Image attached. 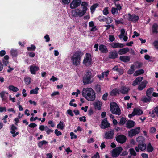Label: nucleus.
<instances>
[{"instance_id":"23","label":"nucleus","mask_w":158,"mask_h":158,"mask_svg":"<svg viewBox=\"0 0 158 158\" xmlns=\"http://www.w3.org/2000/svg\"><path fill=\"white\" fill-rule=\"evenodd\" d=\"M149 113L150 115L152 118H154L155 114H156L158 118V107H156L154 110H152L151 112L150 111Z\"/></svg>"},{"instance_id":"21","label":"nucleus","mask_w":158,"mask_h":158,"mask_svg":"<svg viewBox=\"0 0 158 158\" xmlns=\"http://www.w3.org/2000/svg\"><path fill=\"white\" fill-rule=\"evenodd\" d=\"M118 56L117 52L115 50L111 51L109 53L108 57L111 59H115Z\"/></svg>"},{"instance_id":"30","label":"nucleus","mask_w":158,"mask_h":158,"mask_svg":"<svg viewBox=\"0 0 158 158\" xmlns=\"http://www.w3.org/2000/svg\"><path fill=\"white\" fill-rule=\"evenodd\" d=\"M120 60L124 62H129L130 60V57L128 56H121L119 57Z\"/></svg>"},{"instance_id":"59","label":"nucleus","mask_w":158,"mask_h":158,"mask_svg":"<svg viewBox=\"0 0 158 158\" xmlns=\"http://www.w3.org/2000/svg\"><path fill=\"white\" fill-rule=\"evenodd\" d=\"M156 131V128L154 127H152L150 128V132L151 133H154Z\"/></svg>"},{"instance_id":"61","label":"nucleus","mask_w":158,"mask_h":158,"mask_svg":"<svg viewBox=\"0 0 158 158\" xmlns=\"http://www.w3.org/2000/svg\"><path fill=\"white\" fill-rule=\"evenodd\" d=\"M55 133L57 136L61 135H62L61 132L60 131H58L57 129H56L55 130Z\"/></svg>"},{"instance_id":"43","label":"nucleus","mask_w":158,"mask_h":158,"mask_svg":"<svg viewBox=\"0 0 158 158\" xmlns=\"http://www.w3.org/2000/svg\"><path fill=\"white\" fill-rule=\"evenodd\" d=\"M48 142L45 140H43L42 141L39 142L38 143V146L39 148H41L44 145L47 144Z\"/></svg>"},{"instance_id":"44","label":"nucleus","mask_w":158,"mask_h":158,"mask_svg":"<svg viewBox=\"0 0 158 158\" xmlns=\"http://www.w3.org/2000/svg\"><path fill=\"white\" fill-rule=\"evenodd\" d=\"M118 11L117 9L115 7H112L111 12L113 15L117 14L118 13Z\"/></svg>"},{"instance_id":"58","label":"nucleus","mask_w":158,"mask_h":158,"mask_svg":"<svg viewBox=\"0 0 158 158\" xmlns=\"http://www.w3.org/2000/svg\"><path fill=\"white\" fill-rule=\"evenodd\" d=\"M127 121V119H120L119 124L120 125H123Z\"/></svg>"},{"instance_id":"31","label":"nucleus","mask_w":158,"mask_h":158,"mask_svg":"<svg viewBox=\"0 0 158 158\" xmlns=\"http://www.w3.org/2000/svg\"><path fill=\"white\" fill-rule=\"evenodd\" d=\"M102 105L101 102L99 101L95 102L94 104L95 108L98 110L100 109Z\"/></svg>"},{"instance_id":"20","label":"nucleus","mask_w":158,"mask_h":158,"mask_svg":"<svg viewBox=\"0 0 158 158\" xmlns=\"http://www.w3.org/2000/svg\"><path fill=\"white\" fill-rule=\"evenodd\" d=\"M119 93L122 94H126L128 93L129 90V89L128 87L123 86L119 89Z\"/></svg>"},{"instance_id":"53","label":"nucleus","mask_w":158,"mask_h":158,"mask_svg":"<svg viewBox=\"0 0 158 158\" xmlns=\"http://www.w3.org/2000/svg\"><path fill=\"white\" fill-rule=\"evenodd\" d=\"M63 4L67 5L69 4L71 0H59Z\"/></svg>"},{"instance_id":"4","label":"nucleus","mask_w":158,"mask_h":158,"mask_svg":"<svg viewBox=\"0 0 158 158\" xmlns=\"http://www.w3.org/2000/svg\"><path fill=\"white\" fill-rule=\"evenodd\" d=\"M110 110L114 114L118 115L120 114V110L115 102H112L110 103Z\"/></svg>"},{"instance_id":"41","label":"nucleus","mask_w":158,"mask_h":158,"mask_svg":"<svg viewBox=\"0 0 158 158\" xmlns=\"http://www.w3.org/2000/svg\"><path fill=\"white\" fill-rule=\"evenodd\" d=\"M64 124L63 122L60 121L59 123L58 124L57 126V128L58 129L63 130L64 129Z\"/></svg>"},{"instance_id":"15","label":"nucleus","mask_w":158,"mask_h":158,"mask_svg":"<svg viewBox=\"0 0 158 158\" xmlns=\"http://www.w3.org/2000/svg\"><path fill=\"white\" fill-rule=\"evenodd\" d=\"M17 129V128L15 126L14 124L11 125V128L10 129V133L12 134V136L15 137L19 134V132H16V130Z\"/></svg>"},{"instance_id":"24","label":"nucleus","mask_w":158,"mask_h":158,"mask_svg":"<svg viewBox=\"0 0 158 158\" xmlns=\"http://www.w3.org/2000/svg\"><path fill=\"white\" fill-rule=\"evenodd\" d=\"M113 70L118 72L119 75H122L124 73L123 69L118 68V66H115L113 68Z\"/></svg>"},{"instance_id":"52","label":"nucleus","mask_w":158,"mask_h":158,"mask_svg":"<svg viewBox=\"0 0 158 158\" xmlns=\"http://www.w3.org/2000/svg\"><path fill=\"white\" fill-rule=\"evenodd\" d=\"M11 53L13 56H16L17 55V51L16 50L12 49L11 51Z\"/></svg>"},{"instance_id":"38","label":"nucleus","mask_w":158,"mask_h":158,"mask_svg":"<svg viewBox=\"0 0 158 158\" xmlns=\"http://www.w3.org/2000/svg\"><path fill=\"white\" fill-rule=\"evenodd\" d=\"M153 90L154 89L152 88H150L148 89L146 92V95L148 97H150L152 93L153 92Z\"/></svg>"},{"instance_id":"39","label":"nucleus","mask_w":158,"mask_h":158,"mask_svg":"<svg viewBox=\"0 0 158 158\" xmlns=\"http://www.w3.org/2000/svg\"><path fill=\"white\" fill-rule=\"evenodd\" d=\"M158 28V25L156 23L154 24L152 27V31L153 33H157L158 32L157 31Z\"/></svg>"},{"instance_id":"25","label":"nucleus","mask_w":158,"mask_h":158,"mask_svg":"<svg viewBox=\"0 0 158 158\" xmlns=\"http://www.w3.org/2000/svg\"><path fill=\"white\" fill-rule=\"evenodd\" d=\"M30 69L31 73L35 74L36 72L39 69V68L35 66L31 65L30 66Z\"/></svg>"},{"instance_id":"28","label":"nucleus","mask_w":158,"mask_h":158,"mask_svg":"<svg viewBox=\"0 0 158 158\" xmlns=\"http://www.w3.org/2000/svg\"><path fill=\"white\" fill-rule=\"evenodd\" d=\"M136 140L138 144L143 143H145V139L143 136H140L137 138Z\"/></svg>"},{"instance_id":"63","label":"nucleus","mask_w":158,"mask_h":158,"mask_svg":"<svg viewBox=\"0 0 158 158\" xmlns=\"http://www.w3.org/2000/svg\"><path fill=\"white\" fill-rule=\"evenodd\" d=\"M90 31H91L94 32L97 30L96 26H94L91 27L90 29Z\"/></svg>"},{"instance_id":"11","label":"nucleus","mask_w":158,"mask_h":158,"mask_svg":"<svg viewBox=\"0 0 158 158\" xmlns=\"http://www.w3.org/2000/svg\"><path fill=\"white\" fill-rule=\"evenodd\" d=\"M116 140L119 143L123 144L125 143L127 140L125 136L123 135H119L116 137Z\"/></svg>"},{"instance_id":"40","label":"nucleus","mask_w":158,"mask_h":158,"mask_svg":"<svg viewBox=\"0 0 158 158\" xmlns=\"http://www.w3.org/2000/svg\"><path fill=\"white\" fill-rule=\"evenodd\" d=\"M8 93L5 91H2V94L1 96V98L2 100L6 99L7 97Z\"/></svg>"},{"instance_id":"27","label":"nucleus","mask_w":158,"mask_h":158,"mask_svg":"<svg viewBox=\"0 0 158 158\" xmlns=\"http://www.w3.org/2000/svg\"><path fill=\"white\" fill-rule=\"evenodd\" d=\"M129 51V48L127 47L119 49L118 51V53L119 55H122L126 54Z\"/></svg>"},{"instance_id":"10","label":"nucleus","mask_w":158,"mask_h":158,"mask_svg":"<svg viewBox=\"0 0 158 158\" xmlns=\"http://www.w3.org/2000/svg\"><path fill=\"white\" fill-rule=\"evenodd\" d=\"M81 2V0H73L70 4V8L75 9L78 7Z\"/></svg>"},{"instance_id":"49","label":"nucleus","mask_w":158,"mask_h":158,"mask_svg":"<svg viewBox=\"0 0 158 158\" xmlns=\"http://www.w3.org/2000/svg\"><path fill=\"white\" fill-rule=\"evenodd\" d=\"M149 98H148L144 96L142 98L141 100L144 103H147L148 102L150 101L151 100V98L149 97Z\"/></svg>"},{"instance_id":"19","label":"nucleus","mask_w":158,"mask_h":158,"mask_svg":"<svg viewBox=\"0 0 158 158\" xmlns=\"http://www.w3.org/2000/svg\"><path fill=\"white\" fill-rule=\"evenodd\" d=\"M148 83V81L146 80H143L142 82L140 84L138 87L139 90L140 91L142 90L145 88L146 86V85Z\"/></svg>"},{"instance_id":"35","label":"nucleus","mask_w":158,"mask_h":158,"mask_svg":"<svg viewBox=\"0 0 158 158\" xmlns=\"http://www.w3.org/2000/svg\"><path fill=\"white\" fill-rule=\"evenodd\" d=\"M88 5V3L86 2H83L81 3V6L82 8V10L86 12L87 10V6Z\"/></svg>"},{"instance_id":"5","label":"nucleus","mask_w":158,"mask_h":158,"mask_svg":"<svg viewBox=\"0 0 158 158\" xmlns=\"http://www.w3.org/2000/svg\"><path fill=\"white\" fill-rule=\"evenodd\" d=\"M92 63V57L90 54L86 53L85 54L83 60V64L86 66H88Z\"/></svg>"},{"instance_id":"54","label":"nucleus","mask_w":158,"mask_h":158,"mask_svg":"<svg viewBox=\"0 0 158 158\" xmlns=\"http://www.w3.org/2000/svg\"><path fill=\"white\" fill-rule=\"evenodd\" d=\"M27 49L28 51H34L36 48V47L33 45H31V47H27Z\"/></svg>"},{"instance_id":"48","label":"nucleus","mask_w":158,"mask_h":158,"mask_svg":"<svg viewBox=\"0 0 158 158\" xmlns=\"http://www.w3.org/2000/svg\"><path fill=\"white\" fill-rule=\"evenodd\" d=\"M24 81L25 83L27 85L29 84L31 82V79L29 77H26L24 79Z\"/></svg>"},{"instance_id":"50","label":"nucleus","mask_w":158,"mask_h":158,"mask_svg":"<svg viewBox=\"0 0 158 158\" xmlns=\"http://www.w3.org/2000/svg\"><path fill=\"white\" fill-rule=\"evenodd\" d=\"M113 21L112 19L110 17H108L105 18V19L104 22H105L106 23H110Z\"/></svg>"},{"instance_id":"55","label":"nucleus","mask_w":158,"mask_h":158,"mask_svg":"<svg viewBox=\"0 0 158 158\" xmlns=\"http://www.w3.org/2000/svg\"><path fill=\"white\" fill-rule=\"evenodd\" d=\"M114 3L115 7V8L117 9L118 10L120 11L122 9V7L118 3Z\"/></svg>"},{"instance_id":"32","label":"nucleus","mask_w":158,"mask_h":158,"mask_svg":"<svg viewBox=\"0 0 158 158\" xmlns=\"http://www.w3.org/2000/svg\"><path fill=\"white\" fill-rule=\"evenodd\" d=\"M9 59V56L8 55H6L4 56V58L2 60V61L3 64L5 66H7L8 64L9 63L8 59Z\"/></svg>"},{"instance_id":"29","label":"nucleus","mask_w":158,"mask_h":158,"mask_svg":"<svg viewBox=\"0 0 158 158\" xmlns=\"http://www.w3.org/2000/svg\"><path fill=\"white\" fill-rule=\"evenodd\" d=\"M143 79V78L142 77H138L133 81L132 85L134 86L137 85Z\"/></svg>"},{"instance_id":"8","label":"nucleus","mask_w":158,"mask_h":158,"mask_svg":"<svg viewBox=\"0 0 158 158\" xmlns=\"http://www.w3.org/2000/svg\"><path fill=\"white\" fill-rule=\"evenodd\" d=\"M143 111L138 108H135L132 114L128 115V116L130 118H131L133 116L136 115H140L142 114Z\"/></svg>"},{"instance_id":"7","label":"nucleus","mask_w":158,"mask_h":158,"mask_svg":"<svg viewBox=\"0 0 158 158\" xmlns=\"http://www.w3.org/2000/svg\"><path fill=\"white\" fill-rule=\"evenodd\" d=\"M123 148L121 147H116L113 149L111 152L112 156L113 157H117L121 152Z\"/></svg>"},{"instance_id":"14","label":"nucleus","mask_w":158,"mask_h":158,"mask_svg":"<svg viewBox=\"0 0 158 158\" xmlns=\"http://www.w3.org/2000/svg\"><path fill=\"white\" fill-rule=\"evenodd\" d=\"M146 148V145L145 143L138 144L137 146L135 147V149L137 152H139V150L143 151Z\"/></svg>"},{"instance_id":"18","label":"nucleus","mask_w":158,"mask_h":158,"mask_svg":"<svg viewBox=\"0 0 158 158\" xmlns=\"http://www.w3.org/2000/svg\"><path fill=\"white\" fill-rule=\"evenodd\" d=\"M98 49L102 53H106L108 52V50L106 46L103 44H100L99 45Z\"/></svg>"},{"instance_id":"45","label":"nucleus","mask_w":158,"mask_h":158,"mask_svg":"<svg viewBox=\"0 0 158 158\" xmlns=\"http://www.w3.org/2000/svg\"><path fill=\"white\" fill-rule=\"evenodd\" d=\"M98 6V4L97 3L95 4L92 6L90 8L91 13H93L94 11L96 8Z\"/></svg>"},{"instance_id":"37","label":"nucleus","mask_w":158,"mask_h":158,"mask_svg":"<svg viewBox=\"0 0 158 158\" xmlns=\"http://www.w3.org/2000/svg\"><path fill=\"white\" fill-rule=\"evenodd\" d=\"M144 73V71L142 69H141L135 71L133 74V75L134 76H137L143 74Z\"/></svg>"},{"instance_id":"6","label":"nucleus","mask_w":158,"mask_h":158,"mask_svg":"<svg viewBox=\"0 0 158 158\" xmlns=\"http://www.w3.org/2000/svg\"><path fill=\"white\" fill-rule=\"evenodd\" d=\"M124 16L126 17L128 21L134 22L137 21L139 19L138 16L135 14L131 15L130 13Z\"/></svg>"},{"instance_id":"36","label":"nucleus","mask_w":158,"mask_h":158,"mask_svg":"<svg viewBox=\"0 0 158 158\" xmlns=\"http://www.w3.org/2000/svg\"><path fill=\"white\" fill-rule=\"evenodd\" d=\"M8 88L9 90L12 91L14 92H16L19 90V89L17 87L12 85H10Z\"/></svg>"},{"instance_id":"26","label":"nucleus","mask_w":158,"mask_h":158,"mask_svg":"<svg viewBox=\"0 0 158 158\" xmlns=\"http://www.w3.org/2000/svg\"><path fill=\"white\" fill-rule=\"evenodd\" d=\"M135 122L131 120H128L126 123V127L130 129L133 127L135 125Z\"/></svg>"},{"instance_id":"42","label":"nucleus","mask_w":158,"mask_h":158,"mask_svg":"<svg viewBox=\"0 0 158 158\" xmlns=\"http://www.w3.org/2000/svg\"><path fill=\"white\" fill-rule=\"evenodd\" d=\"M39 88L38 87H36L35 89L31 90L30 94H38V91Z\"/></svg>"},{"instance_id":"56","label":"nucleus","mask_w":158,"mask_h":158,"mask_svg":"<svg viewBox=\"0 0 158 158\" xmlns=\"http://www.w3.org/2000/svg\"><path fill=\"white\" fill-rule=\"evenodd\" d=\"M103 14L105 15H106L108 14V7H105L103 11Z\"/></svg>"},{"instance_id":"16","label":"nucleus","mask_w":158,"mask_h":158,"mask_svg":"<svg viewBox=\"0 0 158 158\" xmlns=\"http://www.w3.org/2000/svg\"><path fill=\"white\" fill-rule=\"evenodd\" d=\"M111 47L113 48H121L123 47L124 45L123 44L120 43L118 42H114L110 44Z\"/></svg>"},{"instance_id":"57","label":"nucleus","mask_w":158,"mask_h":158,"mask_svg":"<svg viewBox=\"0 0 158 158\" xmlns=\"http://www.w3.org/2000/svg\"><path fill=\"white\" fill-rule=\"evenodd\" d=\"M70 136H71V139H76L77 138V136L73 132H71L70 133Z\"/></svg>"},{"instance_id":"12","label":"nucleus","mask_w":158,"mask_h":158,"mask_svg":"<svg viewBox=\"0 0 158 158\" xmlns=\"http://www.w3.org/2000/svg\"><path fill=\"white\" fill-rule=\"evenodd\" d=\"M140 127H137L136 128L132 129L129 131V135L131 137H132L138 134L140 132Z\"/></svg>"},{"instance_id":"60","label":"nucleus","mask_w":158,"mask_h":158,"mask_svg":"<svg viewBox=\"0 0 158 158\" xmlns=\"http://www.w3.org/2000/svg\"><path fill=\"white\" fill-rule=\"evenodd\" d=\"M109 39L111 42H113L115 40V38L113 35H110L109 36Z\"/></svg>"},{"instance_id":"2","label":"nucleus","mask_w":158,"mask_h":158,"mask_svg":"<svg viewBox=\"0 0 158 158\" xmlns=\"http://www.w3.org/2000/svg\"><path fill=\"white\" fill-rule=\"evenodd\" d=\"M83 55V52L81 51L78 50L75 52L71 57V61L73 64L75 66L79 65Z\"/></svg>"},{"instance_id":"46","label":"nucleus","mask_w":158,"mask_h":158,"mask_svg":"<svg viewBox=\"0 0 158 158\" xmlns=\"http://www.w3.org/2000/svg\"><path fill=\"white\" fill-rule=\"evenodd\" d=\"M134 67L135 66L134 65H132L127 72L128 74H132L135 70Z\"/></svg>"},{"instance_id":"13","label":"nucleus","mask_w":158,"mask_h":158,"mask_svg":"<svg viewBox=\"0 0 158 158\" xmlns=\"http://www.w3.org/2000/svg\"><path fill=\"white\" fill-rule=\"evenodd\" d=\"M114 135V130H111L105 133L104 138L106 139H111L113 138Z\"/></svg>"},{"instance_id":"47","label":"nucleus","mask_w":158,"mask_h":158,"mask_svg":"<svg viewBox=\"0 0 158 158\" xmlns=\"http://www.w3.org/2000/svg\"><path fill=\"white\" fill-rule=\"evenodd\" d=\"M129 151L131 156H135L136 155V153L133 148H130Z\"/></svg>"},{"instance_id":"51","label":"nucleus","mask_w":158,"mask_h":158,"mask_svg":"<svg viewBox=\"0 0 158 158\" xmlns=\"http://www.w3.org/2000/svg\"><path fill=\"white\" fill-rule=\"evenodd\" d=\"M125 35V30L124 29H122L121 30V34L119 35V37L120 39L123 38Z\"/></svg>"},{"instance_id":"33","label":"nucleus","mask_w":158,"mask_h":158,"mask_svg":"<svg viewBox=\"0 0 158 158\" xmlns=\"http://www.w3.org/2000/svg\"><path fill=\"white\" fill-rule=\"evenodd\" d=\"M120 94L119 90L117 88L114 89L111 92L110 95L111 96H116L117 94Z\"/></svg>"},{"instance_id":"9","label":"nucleus","mask_w":158,"mask_h":158,"mask_svg":"<svg viewBox=\"0 0 158 158\" xmlns=\"http://www.w3.org/2000/svg\"><path fill=\"white\" fill-rule=\"evenodd\" d=\"M86 12L83 10H81L79 9H77L74 11H73L72 13L74 16H79L81 17L83 16Z\"/></svg>"},{"instance_id":"22","label":"nucleus","mask_w":158,"mask_h":158,"mask_svg":"<svg viewBox=\"0 0 158 158\" xmlns=\"http://www.w3.org/2000/svg\"><path fill=\"white\" fill-rule=\"evenodd\" d=\"M109 71L107 70L105 72H102L101 75H98L97 77L100 80H102L105 77H107L109 73Z\"/></svg>"},{"instance_id":"17","label":"nucleus","mask_w":158,"mask_h":158,"mask_svg":"<svg viewBox=\"0 0 158 158\" xmlns=\"http://www.w3.org/2000/svg\"><path fill=\"white\" fill-rule=\"evenodd\" d=\"M107 119H103L102 121L101 127L102 129H106L110 126V124L107 121Z\"/></svg>"},{"instance_id":"62","label":"nucleus","mask_w":158,"mask_h":158,"mask_svg":"<svg viewBox=\"0 0 158 158\" xmlns=\"http://www.w3.org/2000/svg\"><path fill=\"white\" fill-rule=\"evenodd\" d=\"M100 156L99 155V153L97 152L96 153V154L93 156L91 158H100Z\"/></svg>"},{"instance_id":"1","label":"nucleus","mask_w":158,"mask_h":158,"mask_svg":"<svg viewBox=\"0 0 158 158\" xmlns=\"http://www.w3.org/2000/svg\"><path fill=\"white\" fill-rule=\"evenodd\" d=\"M82 93V96L88 101H93L95 99V93L91 88H84Z\"/></svg>"},{"instance_id":"3","label":"nucleus","mask_w":158,"mask_h":158,"mask_svg":"<svg viewBox=\"0 0 158 158\" xmlns=\"http://www.w3.org/2000/svg\"><path fill=\"white\" fill-rule=\"evenodd\" d=\"M92 77L91 72L88 70L83 77L82 81L84 85L91 83L93 81Z\"/></svg>"},{"instance_id":"64","label":"nucleus","mask_w":158,"mask_h":158,"mask_svg":"<svg viewBox=\"0 0 158 158\" xmlns=\"http://www.w3.org/2000/svg\"><path fill=\"white\" fill-rule=\"evenodd\" d=\"M153 44L156 48L158 49V41H155L153 43Z\"/></svg>"},{"instance_id":"34","label":"nucleus","mask_w":158,"mask_h":158,"mask_svg":"<svg viewBox=\"0 0 158 158\" xmlns=\"http://www.w3.org/2000/svg\"><path fill=\"white\" fill-rule=\"evenodd\" d=\"M146 149L147 151L149 152H152L154 150L153 147L152 146L151 144L150 143H149L147 146H146Z\"/></svg>"}]
</instances>
